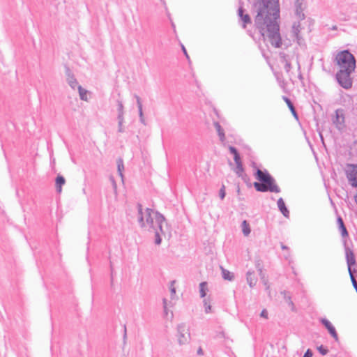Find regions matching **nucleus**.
Masks as SVG:
<instances>
[{
	"mask_svg": "<svg viewBox=\"0 0 357 357\" xmlns=\"http://www.w3.org/2000/svg\"><path fill=\"white\" fill-rule=\"evenodd\" d=\"M255 7L257 10L255 23L264 40L275 48L280 47L282 39L277 22L279 16L278 0H257Z\"/></svg>",
	"mask_w": 357,
	"mask_h": 357,
	"instance_id": "f257e3e1",
	"label": "nucleus"
},
{
	"mask_svg": "<svg viewBox=\"0 0 357 357\" xmlns=\"http://www.w3.org/2000/svg\"><path fill=\"white\" fill-rule=\"evenodd\" d=\"M146 213L148 215L147 223L150 225V227L155 230V243L160 244L161 243L160 232L165 238H169L171 236L169 227L162 215L153 213L150 209H147Z\"/></svg>",
	"mask_w": 357,
	"mask_h": 357,
	"instance_id": "f03ea898",
	"label": "nucleus"
},
{
	"mask_svg": "<svg viewBox=\"0 0 357 357\" xmlns=\"http://www.w3.org/2000/svg\"><path fill=\"white\" fill-rule=\"evenodd\" d=\"M256 178L261 182L254 183V187L257 191H270L276 193L280 192V188L275 183V180L267 172H263L258 169L256 172Z\"/></svg>",
	"mask_w": 357,
	"mask_h": 357,
	"instance_id": "7ed1b4c3",
	"label": "nucleus"
},
{
	"mask_svg": "<svg viewBox=\"0 0 357 357\" xmlns=\"http://www.w3.org/2000/svg\"><path fill=\"white\" fill-rule=\"evenodd\" d=\"M335 61L339 70L354 71L356 68V59L354 56L348 50L339 52L335 56Z\"/></svg>",
	"mask_w": 357,
	"mask_h": 357,
	"instance_id": "20e7f679",
	"label": "nucleus"
},
{
	"mask_svg": "<svg viewBox=\"0 0 357 357\" xmlns=\"http://www.w3.org/2000/svg\"><path fill=\"white\" fill-rule=\"evenodd\" d=\"M354 71L339 70L337 73V79L340 84L345 88L349 89L352 85V81L350 77L351 73Z\"/></svg>",
	"mask_w": 357,
	"mask_h": 357,
	"instance_id": "39448f33",
	"label": "nucleus"
},
{
	"mask_svg": "<svg viewBox=\"0 0 357 357\" xmlns=\"http://www.w3.org/2000/svg\"><path fill=\"white\" fill-rule=\"evenodd\" d=\"M346 174L351 185L354 187H357V165H347Z\"/></svg>",
	"mask_w": 357,
	"mask_h": 357,
	"instance_id": "423d86ee",
	"label": "nucleus"
},
{
	"mask_svg": "<svg viewBox=\"0 0 357 357\" xmlns=\"http://www.w3.org/2000/svg\"><path fill=\"white\" fill-rule=\"evenodd\" d=\"M178 339L180 344H185L189 341L190 333H188V330L185 328V327H179Z\"/></svg>",
	"mask_w": 357,
	"mask_h": 357,
	"instance_id": "0eeeda50",
	"label": "nucleus"
},
{
	"mask_svg": "<svg viewBox=\"0 0 357 357\" xmlns=\"http://www.w3.org/2000/svg\"><path fill=\"white\" fill-rule=\"evenodd\" d=\"M346 257H347V265H348V271H349V273H351V266L355 265V264H356L354 255L351 250H349V249L347 250Z\"/></svg>",
	"mask_w": 357,
	"mask_h": 357,
	"instance_id": "6e6552de",
	"label": "nucleus"
},
{
	"mask_svg": "<svg viewBox=\"0 0 357 357\" xmlns=\"http://www.w3.org/2000/svg\"><path fill=\"white\" fill-rule=\"evenodd\" d=\"M322 323L326 327V328L328 330V331H329L330 334L332 335V337L335 340H338L337 334L335 331L334 326L331 324V323L326 319H323Z\"/></svg>",
	"mask_w": 357,
	"mask_h": 357,
	"instance_id": "1a4fd4ad",
	"label": "nucleus"
},
{
	"mask_svg": "<svg viewBox=\"0 0 357 357\" xmlns=\"http://www.w3.org/2000/svg\"><path fill=\"white\" fill-rule=\"evenodd\" d=\"M278 206L281 211V213L285 216L286 218H288L289 216V212L286 207L285 203L284 200L282 198H280L278 200Z\"/></svg>",
	"mask_w": 357,
	"mask_h": 357,
	"instance_id": "9d476101",
	"label": "nucleus"
},
{
	"mask_svg": "<svg viewBox=\"0 0 357 357\" xmlns=\"http://www.w3.org/2000/svg\"><path fill=\"white\" fill-rule=\"evenodd\" d=\"M238 15L241 18L243 22V27L246 26L247 24H250L251 22V20L250 16L248 14L243 13V9L242 8H238Z\"/></svg>",
	"mask_w": 357,
	"mask_h": 357,
	"instance_id": "9b49d317",
	"label": "nucleus"
},
{
	"mask_svg": "<svg viewBox=\"0 0 357 357\" xmlns=\"http://www.w3.org/2000/svg\"><path fill=\"white\" fill-rule=\"evenodd\" d=\"M229 149L230 152L234 155V160L236 163V165L241 164L242 163L241 158L237 150L233 146H230Z\"/></svg>",
	"mask_w": 357,
	"mask_h": 357,
	"instance_id": "f8f14e48",
	"label": "nucleus"
},
{
	"mask_svg": "<svg viewBox=\"0 0 357 357\" xmlns=\"http://www.w3.org/2000/svg\"><path fill=\"white\" fill-rule=\"evenodd\" d=\"M65 178L62 176H58L56 178V186L59 193L62 191V185L65 183Z\"/></svg>",
	"mask_w": 357,
	"mask_h": 357,
	"instance_id": "ddd939ff",
	"label": "nucleus"
},
{
	"mask_svg": "<svg viewBox=\"0 0 357 357\" xmlns=\"http://www.w3.org/2000/svg\"><path fill=\"white\" fill-rule=\"evenodd\" d=\"M242 231L245 236H248L250 234V227L246 220H243L242 222Z\"/></svg>",
	"mask_w": 357,
	"mask_h": 357,
	"instance_id": "4468645a",
	"label": "nucleus"
},
{
	"mask_svg": "<svg viewBox=\"0 0 357 357\" xmlns=\"http://www.w3.org/2000/svg\"><path fill=\"white\" fill-rule=\"evenodd\" d=\"M247 280H248V282L250 287H252L256 284L257 278L255 277V275L254 274H252L251 273H248V277H247Z\"/></svg>",
	"mask_w": 357,
	"mask_h": 357,
	"instance_id": "2eb2a0df",
	"label": "nucleus"
},
{
	"mask_svg": "<svg viewBox=\"0 0 357 357\" xmlns=\"http://www.w3.org/2000/svg\"><path fill=\"white\" fill-rule=\"evenodd\" d=\"M221 269H222V276H223L224 279L230 280V281L233 280V278H234L233 273H231L229 271L223 268L222 267H221Z\"/></svg>",
	"mask_w": 357,
	"mask_h": 357,
	"instance_id": "dca6fc26",
	"label": "nucleus"
},
{
	"mask_svg": "<svg viewBox=\"0 0 357 357\" xmlns=\"http://www.w3.org/2000/svg\"><path fill=\"white\" fill-rule=\"evenodd\" d=\"M283 100L287 103V105L288 107L289 108V109L291 110V112L292 113V114L294 116H296V110L294 109V107L293 104L290 101V100L288 98H287V97H283Z\"/></svg>",
	"mask_w": 357,
	"mask_h": 357,
	"instance_id": "f3484780",
	"label": "nucleus"
},
{
	"mask_svg": "<svg viewBox=\"0 0 357 357\" xmlns=\"http://www.w3.org/2000/svg\"><path fill=\"white\" fill-rule=\"evenodd\" d=\"M199 291L202 297H204L206 295L208 291L207 283L205 282H202L199 284Z\"/></svg>",
	"mask_w": 357,
	"mask_h": 357,
	"instance_id": "a211bd4d",
	"label": "nucleus"
},
{
	"mask_svg": "<svg viewBox=\"0 0 357 357\" xmlns=\"http://www.w3.org/2000/svg\"><path fill=\"white\" fill-rule=\"evenodd\" d=\"M79 96L82 100H87V91L84 89L82 86L78 87Z\"/></svg>",
	"mask_w": 357,
	"mask_h": 357,
	"instance_id": "6ab92c4d",
	"label": "nucleus"
},
{
	"mask_svg": "<svg viewBox=\"0 0 357 357\" xmlns=\"http://www.w3.org/2000/svg\"><path fill=\"white\" fill-rule=\"evenodd\" d=\"M215 126L218 133L220 137V139L222 141H223L225 139V134H224L223 130L221 128V126L218 123H216L215 124Z\"/></svg>",
	"mask_w": 357,
	"mask_h": 357,
	"instance_id": "aec40b11",
	"label": "nucleus"
},
{
	"mask_svg": "<svg viewBox=\"0 0 357 357\" xmlns=\"http://www.w3.org/2000/svg\"><path fill=\"white\" fill-rule=\"evenodd\" d=\"M337 222H338L339 225H340V228L342 229V236H347V231L346 227L344 225V222H343L342 219L341 218H338Z\"/></svg>",
	"mask_w": 357,
	"mask_h": 357,
	"instance_id": "412c9836",
	"label": "nucleus"
},
{
	"mask_svg": "<svg viewBox=\"0 0 357 357\" xmlns=\"http://www.w3.org/2000/svg\"><path fill=\"white\" fill-rule=\"evenodd\" d=\"M244 172V169L243 167V164L236 165V173L238 176H242Z\"/></svg>",
	"mask_w": 357,
	"mask_h": 357,
	"instance_id": "4be33fe9",
	"label": "nucleus"
},
{
	"mask_svg": "<svg viewBox=\"0 0 357 357\" xmlns=\"http://www.w3.org/2000/svg\"><path fill=\"white\" fill-rule=\"evenodd\" d=\"M117 167H118V171L119 172L120 175L122 176V172L124 169V166H123V160L121 159L118 160Z\"/></svg>",
	"mask_w": 357,
	"mask_h": 357,
	"instance_id": "5701e85b",
	"label": "nucleus"
},
{
	"mask_svg": "<svg viewBox=\"0 0 357 357\" xmlns=\"http://www.w3.org/2000/svg\"><path fill=\"white\" fill-rule=\"evenodd\" d=\"M220 197L221 199H223L225 197V187L222 185L221 189L220 190Z\"/></svg>",
	"mask_w": 357,
	"mask_h": 357,
	"instance_id": "b1692460",
	"label": "nucleus"
},
{
	"mask_svg": "<svg viewBox=\"0 0 357 357\" xmlns=\"http://www.w3.org/2000/svg\"><path fill=\"white\" fill-rule=\"evenodd\" d=\"M204 307H205V312L206 313L211 312V305L209 303H208L207 302H205Z\"/></svg>",
	"mask_w": 357,
	"mask_h": 357,
	"instance_id": "393cba45",
	"label": "nucleus"
},
{
	"mask_svg": "<svg viewBox=\"0 0 357 357\" xmlns=\"http://www.w3.org/2000/svg\"><path fill=\"white\" fill-rule=\"evenodd\" d=\"M318 350L322 355H326L328 353V349L324 348L322 346L319 347Z\"/></svg>",
	"mask_w": 357,
	"mask_h": 357,
	"instance_id": "a878e982",
	"label": "nucleus"
},
{
	"mask_svg": "<svg viewBox=\"0 0 357 357\" xmlns=\"http://www.w3.org/2000/svg\"><path fill=\"white\" fill-rule=\"evenodd\" d=\"M174 283H175V282L173 281L170 286V291L172 293V295H174L176 294V289L174 287Z\"/></svg>",
	"mask_w": 357,
	"mask_h": 357,
	"instance_id": "bb28decb",
	"label": "nucleus"
},
{
	"mask_svg": "<svg viewBox=\"0 0 357 357\" xmlns=\"http://www.w3.org/2000/svg\"><path fill=\"white\" fill-rule=\"evenodd\" d=\"M261 317L264 319H268V312L266 310H263L261 312Z\"/></svg>",
	"mask_w": 357,
	"mask_h": 357,
	"instance_id": "cd10ccee",
	"label": "nucleus"
},
{
	"mask_svg": "<svg viewBox=\"0 0 357 357\" xmlns=\"http://www.w3.org/2000/svg\"><path fill=\"white\" fill-rule=\"evenodd\" d=\"M349 274H350V277H351V280H352V282H353L354 286L356 288H357V282H356V281L355 280L354 277L353 276L352 273L351 272V273H349Z\"/></svg>",
	"mask_w": 357,
	"mask_h": 357,
	"instance_id": "c85d7f7f",
	"label": "nucleus"
},
{
	"mask_svg": "<svg viewBox=\"0 0 357 357\" xmlns=\"http://www.w3.org/2000/svg\"><path fill=\"white\" fill-rule=\"evenodd\" d=\"M312 353L310 349H307L303 357H312Z\"/></svg>",
	"mask_w": 357,
	"mask_h": 357,
	"instance_id": "c756f323",
	"label": "nucleus"
},
{
	"mask_svg": "<svg viewBox=\"0 0 357 357\" xmlns=\"http://www.w3.org/2000/svg\"><path fill=\"white\" fill-rule=\"evenodd\" d=\"M336 116H337V121H339V122L340 123L341 121H343V119H344V118H343L342 116H341V121H340V116H339V115H338V112H337V113H336Z\"/></svg>",
	"mask_w": 357,
	"mask_h": 357,
	"instance_id": "7c9ffc66",
	"label": "nucleus"
},
{
	"mask_svg": "<svg viewBox=\"0 0 357 357\" xmlns=\"http://www.w3.org/2000/svg\"><path fill=\"white\" fill-rule=\"evenodd\" d=\"M182 49H183V51L184 54H185L186 57L188 58V53L186 52V50L184 47V46H182Z\"/></svg>",
	"mask_w": 357,
	"mask_h": 357,
	"instance_id": "2f4dec72",
	"label": "nucleus"
},
{
	"mask_svg": "<svg viewBox=\"0 0 357 357\" xmlns=\"http://www.w3.org/2000/svg\"><path fill=\"white\" fill-rule=\"evenodd\" d=\"M264 285L266 287V289H268L269 288V286L268 285V281L264 280Z\"/></svg>",
	"mask_w": 357,
	"mask_h": 357,
	"instance_id": "473e14b6",
	"label": "nucleus"
},
{
	"mask_svg": "<svg viewBox=\"0 0 357 357\" xmlns=\"http://www.w3.org/2000/svg\"><path fill=\"white\" fill-rule=\"evenodd\" d=\"M197 352H198V354H199V355L203 354V351H202V349L201 348H199V349H198Z\"/></svg>",
	"mask_w": 357,
	"mask_h": 357,
	"instance_id": "72a5a7b5",
	"label": "nucleus"
},
{
	"mask_svg": "<svg viewBox=\"0 0 357 357\" xmlns=\"http://www.w3.org/2000/svg\"><path fill=\"white\" fill-rule=\"evenodd\" d=\"M76 83H77V82H76V80H75H75H73V81H72V82H71V86H73V84H76Z\"/></svg>",
	"mask_w": 357,
	"mask_h": 357,
	"instance_id": "f704fd0d",
	"label": "nucleus"
},
{
	"mask_svg": "<svg viewBox=\"0 0 357 357\" xmlns=\"http://www.w3.org/2000/svg\"><path fill=\"white\" fill-rule=\"evenodd\" d=\"M164 305H164V308H165V310L166 311V307H166V300L165 299L164 300Z\"/></svg>",
	"mask_w": 357,
	"mask_h": 357,
	"instance_id": "c9c22d12",
	"label": "nucleus"
},
{
	"mask_svg": "<svg viewBox=\"0 0 357 357\" xmlns=\"http://www.w3.org/2000/svg\"><path fill=\"white\" fill-rule=\"evenodd\" d=\"M282 249H287V248L286 246H284V245H282Z\"/></svg>",
	"mask_w": 357,
	"mask_h": 357,
	"instance_id": "e433bc0d",
	"label": "nucleus"
}]
</instances>
